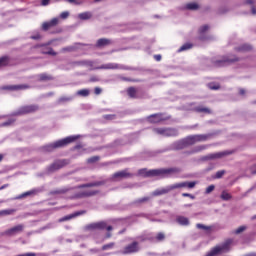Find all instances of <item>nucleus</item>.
I'll return each mask as SVG.
<instances>
[{
	"instance_id": "6e6552de",
	"label": "nucleus",
	"mask_w": 256,
	"mask_h": 256,
	"mask_svg": "<svg viewBox=\"0 0 256 256\" xmlns=\"http://www.w3.org/2000/svg\"><path fill=\"white\" fill-rule=\"evenodd\" d=\"M209 29L210 26L207 24L200 26L198 29V39L200 41H213V36L208 33Z\"/></svg>"
},
{
	"instance_id": "4d7b16f0",
	"label": "nucleus",
	"mask_w": 256,
	"mask_h": 256,
	"mask_svg": "<svg viewBox=\"0 0 256 256\" xmlns=\"http://www.w3.org/2000/svg\"><path fill=\"white\" fill-rule=\"evenodd\" d=\"M67 17H69L68 11H64L60 14V19H67Z\"/></svg>"
},
{
	"instance_id": "393cba45",
	"label": "nucleus",
	"mask_w": 256,
	"mask_h": 256,
	"mask_svg": "<svg viewBox=\"0 0 256 256\" xmlns=\"http://www.w3.org/2000/svg\"><path fill=\"white\" fill-rule=\"evenodd\" d=\"M176 223L182 227H187L189 226V218L185 216H176Z\"/></svg>"
},
{
	"instance_id": "5fc2aeb1",
	"label": "nucleus",
	"mask_w": 256,
	"mask_h": 256,
	"mask_svg": "<svg viewBox=\"0 0 256 256\" xmlns=\"http://www.w3.org/2000/svg\"><path fill=\"white\" fill-rule=\"evenodd\" d=\"M99 161V156H93L87 160L88 163H97Z\"/></svg>"
},
{
	"instance_id": "4468645a",
	"label": "nucleus",
	"mask_w": 256,
	"mask_h": 256,
	"mask_svg": "<svg viewBox=\"0 0 256 256\" xmlns=\"http://www.w3.org/2000/svg\"><path fill=\"white\" fill-rule=\"evenodd\" d=\"M107 227V222L101 221V222H95L91 223L86 226L87 231H103Z\"/></svg>"
},
{
	"instance_id": "052dcab7",
	"label": "nucleus",
	"mask_w": 256,
	"mask_h": 256,
	"mask_svg": "<svg viewBox=\"0 0 256 256\" xmlns=\"http://www.w3.org/2000/svg\"><path fill=\"white\" fill-rule=\"evenodd\" d=\"M209 89H211L212 91H217V89H219V86L216 84H209Z\"/></svg>"
},
{
	"instance_id": "49530a36",
	"label": "nucleus",
	"mask_w": 256,
	"mask_h": 256,
	"mask_svg": "<svg viewBox=\"0 0 256 256\" xmlns=\"http://www.w3.org/2000/svg\"><path fill=\"white\" fill-rule=\"evenodd\" d=\"M229 11V8L227 6H222L217 10L218 15H225Z\"/></svg>"
},
{
	"instance_id": "ddd939ff",
	"label": "nucleus",
	"mask_w": 256,
	"mask_h": 256,
	"mask_svg": "<svg viewBox=\"0 0 256 256\" xmlns=\"http://www.w3.org/2000/svg\"><path fill=\"white\" fill-rule=\"evenodd\" d=\"M129 177H133V174L129 173V171L126 169L114 173L111 179L112 181H121V179H129Z\"/></svg>"
},
{
	"instance_id": "7ed1b4c3",
	"label": "nucleus",
	"mask_w": 256,
	"mask_h": 256,
	"mask_svg": "<svg viewBox=\"0 0 256 256\" xmlns=\"http://www.w3.org/2000/svg\"><path fill=\"white\" fill-rule=\"evenodd\" d=\"M209 137H211V134L190 135L186 137V141L188 147H191V145H195V143H205V141H209Z\"/></svg>"
},
{
	"instance_id": "58836bf2",
	"label": "nucleus",
	"mask_w": 256,
	"mask_h": 256,
	"mask_svg": "<svg viewBox=\"0 0 256 256\" xmlns=\"http://www.w3.org/2000/svg\"><path fill=\"white\" fill-rule=\"evenodd\" d=\"M89 89H82L76 92V95H79L80 97H89Z\"/></svg>"
},
{
	"instance_id": "72a5a7b5",
	"label": "nucleus",
	"mask_w": 256,
	"mask_h": 256,
	"mask_svg": "<svg viewBox=\"0 0 256 256\" xmlns=\"http://www.w3.org/2000/svg\"><path fill=\"white\" fill-rule=\"evenodd\" d=\"M253 47L249 44H243L240 47L236 48V51H239L240 53H245L246 51H251Z\"/></svg>"
},
{
	"instance_id": "3c124183",
	"label": "nucleus",
	"mask_w": 256,
	"mask_h": 256,
	"mask_svg": "<svg viewBox=\"0 0 256 256\" xmlns=\"http://www.w3.org/2000/svg\"><path fill=\"white\" fill-rule=\"evenodd\" d=\"M165 240V234L163 232H160L156 236V241H164Z\"/></svg>"
},
{
	"instance_id": "37998d69",
	"label": "nucleus",
	"mask_w": 256,
	"mask_h": 256,
	"mask_svg": "<svg viewBox=\"0 0 256 256\" xmlns=\"http://www.w3.org/2000/svg\"><path fill=\"white\" fill-rule=\"evenodd\" d=\"M67 101H73V96H63L59 98L58 103H65Z\"/></svg>"
},
{
	"instance_id": "dca6fc26",
	"label": "nucleus",
	"mask_w": 256,
	"mask_h": 256,
	"mask_svg": "<svg viewBox=\"0 0 256 256\" xmlns=\"http://www.w3.org/2000/svg\"><path fill=\"white\" fill-rule=\"evenodd\" d=\"M65 165H67V160H57L48 167V173L58 171V169H62Z\"/></svg>"
},
{
	"instance_id": "79ce46f5",
	"label": "nucleus",
	"mask_w": 256,
	"mask_h": 256,
	"mask_svg": "<svg viewBox=\"0 0 256 256\" xmlns=\"http://www.w3.org/2000/svg\"><path fill=\"white\" fill-rule=\"evenodd\" d=\"M197 229H202L203 231H211V226H206L205 224H196Z\"/></svg>"
},
{
	"instance_id": "c9c22d12",
	"label": "nucleus",
	"mask_w": 256,
	"mask_h": 256,
	"mask_svg": "<svg viewBox=\"0 0 256 256\" xmlns=\"http://www.w3.org/2000/svg\"><path fill=\"white\" fill-rule=\"evenodd\" d=\"M7 65H9V57L4 56L0 58V69H2V67H7Z\"/></svg>"
},
{
	"instance_id": "0eeeda50",
	"label": "nucleus",
	"mask_w": 256,
	"mask_h": 256,
	"mask_svg": "<svg viewBox=\"0 0 256 256\" xmlns=\"http://www.w3.org/2000/svg\"><path fill=\"white\" fill-rule=\"evenodd\" d=\"M141 251V246H139V242L134 241L128 245H126L122 250V255H133L135 253H139Z\"/></svg>"
},
{
	"instance_id": "774afa93",
	"label": "nucleus",
	"mask_w": 256,
	"mask_h": 256,
	"mask_svg": "<svg viewBox=\"0 0 256 256\" xmlns=\"http://www.w3.org/2000/svg\"><path fill=\"white\" fill-rule=\"evenodd\" d=\"M251 13H252V15H256V8H255V6L251 7Z\"/></svg>"
},
{
	"instance_id": "f704fd0d",
	"label": "nucleus",
	"mask_w": 256,
	"mask_h": 256,
	"mask_svg": "<svg viewBox=\"0 0 256 256\" xmlns=\"http://www.w3.org/2000/svg\"><path fill=\"white\" fill-rule=\"evenodd\" d=\"M38 81H51L53 77L47 73H42L37 76Z\"/></svg>"
},
{
	"instance_id": "a211bd4d",
	"label": "nucleus",
	"mask_w": 256,
	"mask_h": 256,
	"mask_svg": "<svg viewBox=\"0 0 256 256\" xmlns=\"http://www.w3.org/2000/svg\"><path fill=\"white\" fill-rule=\"evenodd\" d=\"M3 91H24L25 89H29L28 85L18 84V85H6L2 87Z\"/></svg>"
},
{
	"instance_id": "e2e57ef3",
	"label": "nucleus",
	"mask_w": 256,
	"mask_h": 256,
	"mask_svg": "<svg viewBox=\"0 0 256 256\" xmlns=\"http://www.w3.org/2000/svg\"><path fill=\"white\" fill-rule=\"evenodd\" d=\"M247 94V90L240 88L239 89V95H241L242 97H245V95Z\"/></svg>"
},
{
	"instance_id": "09e8293b",
	"label": "nucleus",
	"mask_w": 256,
	"mask_h": 256,
	"mask_svg": "<svg viewBox=\"0 0 256 256\" xmlns=\"http://www.w3.org/2000/svg\"><path fill=\"white\" fill-rule=\"evenodd\" d=\"M247 230V226H240L238 227L236 230H235V234L236 235H239L241 233H243V231H246Z\"/></svg>"
},
{
	"instance_id": "603ef678",
	"label": "nucleus",
	"mask_w": 256,
	"mask_h": 256,
	"mask_svg": "<svg viewBox=\"0 0 256 256\" xmlns=\"http://www.w3.org/2000/svg\"><path fill=\"white\" fill-rule=\"evenodd\" d=\"M213 191H215V185H210L206 188L205 193L209 195V193H213Z\"/></svg>"
},
{
	"instance_id": "2f4dec72",
	"label": "nucleus",
	"mask_w": 256,
	"mask_h": 256,
	"mask_svg": "<svg viewBox=\"0 0 256 256\" xmlns=\"http://www.w3.org/2000/svg\"><path fill=\"white\" fill-rule=\"evenodd\" d=\"M55 227H57V223H49L46 226L36 230L35 233H43V231H46V229H55Z\"/></svg>"
},
{
	"instance_id": "f03ea898",
	"label": "nucleus",
	"mask_w": 256,
	"mask_h": 256,
	"mask_svg": "<svg viewBox=\"0 0 256 256\" xmlns=\"http://www.w3.org/2000/svg\"><path fill=\"white\" fill-rule=\"evenodd\" d=\"M79 137H80L79 135L68 136L61 140H58L56 142H53V143L43 146L42 151H44V153H53V151H55V149H61V147H65V146L69 145V143H73V141H77V139H79Z\"/></svg>"
},
{
	"instance_id": "aec40b11",
	"label": "nucleus",
	"mask_w": 256,
	"mask_h": 256,
	"mask_svg": "<svg viewBox=\"0 0 256 256\" xmlns=\"http://www.w3.org/2000/svg\"><path fill=\"white\" fill-rule=\"evenodd\" d=\"M79 215H85V210L83 211H78V212H75L73 214H70V215H67V216H64L62 218H60L58 220L59 223H63L65 221H71V219H75V217H79Z\"/></svg>"
},
{
	"instance_id": "bb28decb",
	"label": "nucleus",
	"mask_w": 256,
	"mask_h": 256,
	"mask_svg": "<svg viewBox=\"0 0 256 256\" xmlns=\"http://www.w3.org/2000/svg\"><path fill=\"white\" fill-rule=\"evenodd\" d=\"M101 185H105V181H96V182L83 184L78 186V189H83L85 187H101Z\"/></svg>"
},
{
	"instance_id": "2eb2a0df",
	"label": "nucleus",
	"mask_w": 256,
	"mask_h": 256,
	"mask_svg": "<svg viewBox=\"0 0 256 256\" xmlns=\"http://www.w3.org/2000/svg\"><path fill=\"white\" fill-rule=\"evenodd\" d=\"M43 187L34 188L30 191L24 192L18 196H16L14 199H25V197H31L33 195H37L38 193H43Z\"/></svg>"
},
{
	"instance_id": "b1692460",
	"label": "nucleus",
	"mask_w": 256,
	"mask_h": 256,
	"mask_svg": "<svg viewBox=\"0 0 256 256\" xmlns=\"http://www.w3.org/2000/svg\"><path fill=\"white\" fill-rule=\"evenodd\" d=\"M97 69H127L123 65H119L117 63H107L99 66Z\"/></svg>"
},
{
	"instance_id": "f3484780",
	"label": "nucleus",
	"mask_w": 256,
	"mask_h": 256,
	"mask_svg": "<svg viewBox=\"0 0 256 256\" xmlns=\"http://www.w3.org/2000/svg\"><path fill=\"white\" fill-rule=\"evenodd\" d=\"M175 188V184H172L170 186H166L165 188L157 189L154 192H152L153 197H159V195H167V193H170V191H173Z\"/></svg>"
},
{
	"instance_id": "de8ad7c7",
	"label": "nucleus",
	"mask_w": 256,
	"mask_h": 256,
	"mask_svg": "<svg viewBox=\"0 0 256 256\" xmlns=\"http://www.w3.org/2000/svg\"><path fill=\"white\" fill-rule=\"evenodd\" d=\"M13 123H15V119L11 118L8 121L0 124V127H9V125H13Z\"/></svg>"
},
{
	"instance_id": "a19ab883",
	"label": "nucleus",
	"mask_w": 256,
	"mask_h": 256,
	"mask_svg": "<svg viewBox=\"0 0 256 256\" xmlns=\"http://www.w3.org/2000/svg\"><path fill=\"white\" fill-rule=\"evenodd\" d=\"M115 247V243L111 242L102 246V251H109Z\"/></svg>"
},
{
	"instance_id": "412c9836",
	"label": "nucleus",
	"mask_w": 256,
	"mask_h": 256,
	"mask_svg": "<svg viewBox=\"0 0 256 256\" xmlns=\"http://www.w3.org/2000/svg\"><path fill=\"white\" fill-rule=\"evenodd\" d=\"M197 185V182H179L174 184L175 189H183L187 187L188 189H193Z\"/></svg>"
},
{
	"instance_id": "f257e3e1",
	"label": "nucleus",
	"mask_w": 256,
	"mask_h": 256,
	"mask_svg": "<svg viewBox=\"0 0 256 256\" xmlns=\"http://www.w3.org/2000/svg\"><path fill=\"white\" fill-rule=\"evenodd\" d=\"M175 173H181L180 168H160V169H152L147 170V168H142L138 170V175L140 177H159V179H165L167 177H171V175H175Z\"/></svg>"
},
{
	"instance_id": "c03bdc74",
	"label": "nucleus",
	"mask_w": 256,
	"mask_h": 256,
	"mask_svg": "<svg viewBox=\"0 0 256 256\" xmlns=\"http://www.w3.org/2000/svg\"><path fill=\"white\" fill-rule=\"evenodd\" d=\"M220 197L223 201H229L231 199V194L223 191Z\"/></svg>"
},
{
	"instance_id": "4be33fe9",
	"label": "nucleus",
	"mask_w": 256,
	"mask_h": 256,
	"mask_svg": "<svg viewBox=\"0 0 256 256\" xmlns=\"http://www.w3.org/2000/svg\"><path fill=\"white\" fill-rule=\"evenodd\" d=\"M225 155H229V152H217L214 154H209L203 158V161H209V159H221V157H225Z\"/></svg>"
},
{
	"instance_id": "20e7f679",
	"label": "nucleus",
	"mask_w": 256,
	"mask_h": 256,
	"mask_svg": "<svg viewBox=\"0 0 256 256\" xmlns=\"http://www.w3.org/2000/svg\"><path fill=\"white\" fill-rule=\"evenodd\" d=\"M186 147H189V144L187 142V138H184L172 143L167 149L159 150L158 153H165L166 151H181V149H186Z\"/></svg>"
},
{
	"instance_id": "c756f323",
	"label": "nucleus",
	"mask_w": 256,
	"mask_h": 256,
	"mask_svg": "<svg viewBox=\"0 0 256 256\" xmlns=\"http://www.w3.org/2000/svg\"><path fill=\"white\" fill-rule=\"evenodd\" d=\"M91 17H93V13L91 12H84L78 15V19H81V21H89Z\"/></svg>"
},
{
	"instance_id": "9b49d317",
	"label": "nucleus",
	"mask_w": 256,
	"mask_h": 256,
	"mask_svg": "<svg viewBox=\"0 0 256 256\" xmlns=\"http://www.w3.org/2000/svg\"><path fill=\"white\" fill-rule=\"evenodd\" d=\"M49 45H51V42H48L47 44L36 45V49H40L43 55H52L53 57H55V55H57V52H55L53 48L49 47Z\"/></svg>"
},
{
	"instance_id": "bf43d9fd",
	"label": "nucleus",
	"mask_w": 256,
	"mask_h": 256,
	"mask_svg": "<svg viewBox=\"0 0 256 256\" xmlns=\"http://www.w3.org/2000/svg\"><path fill=\"white\" fill-rule=\"evenodd\" d=\"M183 155H187V156H189V155H195V152H193V148H192V149H190V150L184 151V152H183Z\"/></svg>"
},
{
	"instance_id": "338daca9",
	"label": "nucleus",
	"mask_w": 256,
	"mask_h": 256,
	"mask_svg": "<svg viewBox=\"0 0 256 256\" xmlns=\"http://www.w3.org/2000/svg\"><path fill=\"white\" fill-rule=\"evenodd\" d=\"M90 81H91L92 83H95V82L99 81V77H97V76H92V77L90 78Z\"/></svg>"
},
{
	"instance_id": "7c9ffc66",
	"label": "nucleus",
	"mask_w": 256,
	"mask_h": 256,
	"mask_svg": "<svg viewBox=\"0 0 256 256\" xmlns=\"http://www.w3.org/2000/svg\"><path fill=\"white\" fill-rule=\"evenodd\" d=\"M194 155L197 153H202V151H205L209 149V145H198L192 148Z\"/></svg>"
},
{
	"instance_id": "ea45409f",
	"label": "nucleus",
	"mask_w": 256,
	"mask_h": 256,
	"mask_svg": "<svg viewBox=\"0 0 256 256\" xmlns=\"http://www.w3.org/2000/svg\"><path fill=\"white\" fill-rule=\"evenodd\" d=\"M127 93L129 97L135 98V95H137V90L133 87L128 88Z\"/></svg>"
},
{
	"instance_id": "e433bc0d",
	"label": "nucleus",
	"mask_w": 256,
	"mask_h": 256,
	"mask_svg": "<svg viewBox=\"0 0 256 256\" xmlns=\"http://www.w3.org/2000/svg\"><path fill=\"white\" fill-rule=\"evenodd\" d=\"M13 213H15L13 209L0 210V217H7V215H13Z\"/></svg>"
},
{
	"instance_id": "f8f14e48",
	"label": "nucleus",
	"mask_w": 256,
	"mask_h": 256,
	"mask_svg": "<svg viewBox=\"0 0 256 256\" xmlns=\"http://www.w3.org/2000/svg\"><path fill=\"white\" fill-rule=\"evenodd\" d=\"M171 119V116H165V114H152L147 117L149 123H161V121H167Z\"/></svg>"
},
{
	"instance_id": "1a4fd4ad",
	"label": "nucleus",
	"mask_w": 256,
	"mask_h": 256,
	"mask_svg": "<svg viewBox=\"0 0 256 256\" xmlns=\"http://www.w3.org/2000/svg\"><path fill=\"white\" fill-rule=\"evenodd\" d=\"M35 111H39V106L37 105H26L20 107L18 110L14 111L12 115L19 116V115H27L29 113H35Z\"/></svg>"
},
{
	"instance_id": "864d4df0",
	"label": "nucleus",
	"mask_w": 256,
	"mask_h": 256,
	"mask_svg": "<svg viewBox=\"0 0 256 256\" xmlns=\"http://www.w3.org/2000/svg\"><path fill=\"white\" fill-rule=\"evenodd\" d=\"M223 175H225V170H220V171L216 172L215 179H221V177H223Z\"/></svg>"
},
{
	"instance_id": "6ab92c4d",
	"label": "nucleus",
	"mask_w": 256,
	"mask_h": 256,
	"mask_svg": "<svg viewBox=\"0 0 256 256\" xmlns=\"http://www.w3.org/2000/svg\"><path fill=\"white\" fill-rule=\"evenodd\" d=\"M56 25H59V18H53L48 22H44L42 24V29L43 31H49V29H51V27H56Z\"/></svg>"
},
{
	"instance_id": "a878e982",
	"label": "nucleus",
	"mask_w": 256,
	"mask_h": 256,
	"mask_svg": "<svg viewBox=\"0 0 256 256\" xmlns=\"http://www.w3.org/2000/svg\"><path fill=\"white\" fill-rule=\"evenodd\" d=\"M113 40L107 38H100L97 43L96 47H107V45H111Z\"/></svg>"
},
{
	"instance_id": "c85d7f7f",
	"label": "nucleus",
	"mask_w": 256,
	"mask_h": 256,
	"mask_svg": "<svg viewBox=\"0 0 256 256\" xmlns=\"http://www.w3.org/2000/svg\"><path fill=\"white\" fill-rule=\"evenodd\" d=\"M97 193H99L97 190H85L78 194L77 197H93V195H97Z\"/></svg>"
},
{
	"instance_id": "6e6d98bb",
	"label": "nucleus",
	"mask_w": 256,
	"mask_h": 256,
	"mask_svg": "<svg viewBox=\"0 0 256 256\" xmlns=\"http://www.w3.org/2000/svg\"><path fill=\"white\" fill-rule=\"evenodd\" d=\"M104 119H107L108 121H113V119H115V115L114 114L104 115Z\"/></svg>"
},
{
	"instance_id": "5701e85b",
	"label": "nucleus",
	"mask_w": 256,
	"mask_h": 256,
	"mask_svg": "<svg viewBox=\"0 0 256 256\" xmlns=\"http://www.w3.org/2000/svg\"><path fill=\"white\" fill-rule=\"evenodd\" d=\"M234 61H239V58H237V57L230 58L228 56H225L223 59L216 61V65L218 67H223V65H225V63H234Z\"/></svg>"
},
{
	"instance_id": "9d476101",
	"label": "nucleus",
	"mask_w": 256,
	"mask_h": 256,
	"mask_svg": "<svg viewBox=\"0 0 256 256\" xmlns=\"http://www.w3.org/2000/svg\"><path fill=\"white\" fill-rule=\"evenodd\" d=\"M23 229H25V225L19 224L8 230H5L3 232V235H6L7 237H13L15 235H18V233H22Z\"/></svg>"
},
{
	"instance_id": "cd10ccee",
	"label": "nucleus",
	"mask_w": 256,
	"mask_h": 256,
	"mask_svg": "<svg viewBox=\"0 0 256 256\" xmlns=\"http://www.w3.org/2000/svg\"><path fill=\"white\" fill-rule=\"evenodd\" d=\"M251 175H256V163L247 168L242 177H251Z\"/></svg>"
},
{
	"instance_id": "13d9d810",
	"label": "nucleus",
	"mask_w": 256,
	"mask_h": 256,
	"mask_svg": "<svg viewBox=\"0 0 256 256\" xmlns=\"http://www.w3.org/2000/svg\"><path fill=\"white\" fill-rule=\"evenodd\" d=\"M145 201H149V197H143L135 201V203H145Z\"/></svg>"
},
{
	"instance_id": "473e14b6",
	"label": "nucleus",
	"mask_w": 256,
	"mask_h": 256,
	"mask_svg": "<svg viewBox=\"0 0 256 256\" xmlns=\"http://www.w3.org/2000/svg\"><path fill=\"white\" fill-rule=\"evenodd\" d=\"M184 9H187L188 11H197L199 9V4L196 2L188 3L184 6Z\"/></svg>"
},
{
	"instance_id": "680f3d73",
	"label": "nucleus",
	"mask_w": 256,
	"mask_h": 256,
	"mask_svg": "<svg viewBox=\"0 0 256 256\" xmlns=\"http://www.w3.org/2000/svg\"><path fill=\"white\" fill-rule=\"evenodd\" d=\"M102 92H103V90H102L100 87H96V88L94 89L95 95H101Z\"/></svg>"
},
{
	"instance_id": "a18cd8bd",
	"label": "nucleus",
	"mask_w": 256,
	"mask_h": 256,
	"mask_svg": "<svg viewBox=\"0 0 256 256\" xmlns=\"http://www.w3.org/2000/svg\"><path fill=\"white\" fill-rule=\"evenodd\" d=\"M195 111H197V113H211V110L205 107H197L195 108Z\"/></svg>"
},
{
	"instance_id": "39448f33",
	"label": "nucleus",
	"mask_w": 256,
	"mask_h": 256,
	"mask_svg": "<svg viewBox=\"0 0 256 256\" xmlns=\"http://www.w3.org/2000/svg\"><path fill=\"white\" fill-rule=\"evenodd\" d=\"M153 133L161 135L162 137H177L179 130L176 128H153Z\"/></svg>"
},
{
	"instance_id": "8fccbe9b",
	"label": "nucleus",
	"mask_w": 256,
	"mask_h": 256,
	"mask_svg": "<svg viewBox=\"0 0 256 256\" xmlns=\"http://www.w3.org/2000/svg\"><path fill=\"white\" fill-rule=\"evenodd\" d=\"M30 39H33L34 41H39V39H41V34L39 32H36L35 34L30 36Z\"/></svg>"
},
{
	"instance_id": "69168bd1",
	"label": "nucleus",
	"mask_w": 256,
	"mask_h": 256,
	"mask_svg": "<svg viewBox=\"0 0 256 256\" xmlns=\"http://www.w3.org/2000/svg\"><path fill=\"white\" fill-rule=\"evenodd\" d=\"M50 1H51V0H41V5H42L43 7H47V5H49Z\"/></svg>"
},
{
	"instance_id": "423d86ee",
	"label": "nucleus",
	"mask_w": 256,
	"mask_h": 256,
	"mask_svg": "<svg viewBox=\"0 0 256 256\" xmlns=\"http://www.w3.org/2000/svg\"><path fill=\"white\" fill-rule=\"evenodd\" d=\"M230 245H231V242H225L221 245H218L212 248L209 252H207L205 256H217V255H221V253H227V251H229Z\"/></svg>"
},
{
	"instance_id": "0e129e2a",
	"label": "nucleus",
	"mask_w": 256,
	"mask_h": 256,
	"mask_svg": "<svg viewBox=\"0 0 256 256\" xmlns=\"http://www.w3.org/2000/svg\"><path fill=\"white\" fill-rule=\"evenodd\" d=\"M182 197H189L190 199H195V196L190 193H182Z\"/></svg>"
},
{
	"instance_id": "4c0bfd02",
	"label": "nucleus",
	"mask_w": 256,
	"mask_h": 256,
	"mask_svg": "<svg viewBox=\"0 0 256 256\" xmlns=\"http://www.w3.org/2000/svg\"><path fill=\"white\" fill-rule=\"evenodd\" d=\"M193 47V44L191 43H186L184 45H182L179 49H178V53H181L183 51H189V49H191Z\"/></svg>"
}]
</instances>
